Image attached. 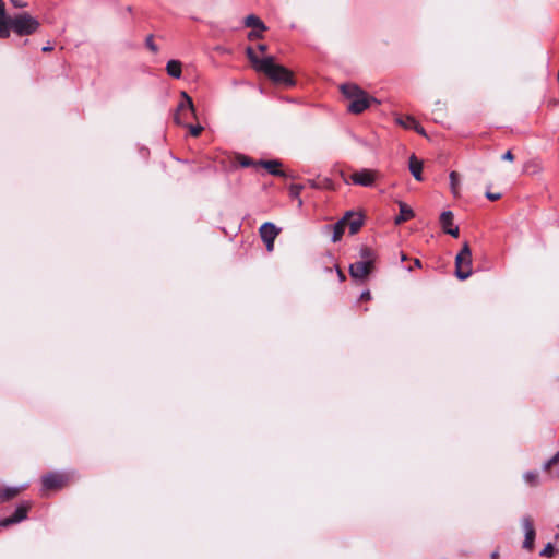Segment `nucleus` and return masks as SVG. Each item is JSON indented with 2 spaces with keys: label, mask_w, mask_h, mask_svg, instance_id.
<instances>
[{
  "label": "nucleus",
  "mask_w": 559,
  "mask_h": 559,
  "mask_svg": "<svg viewBox=\"0 0 559 559\" xmlns=\"http://www.w3.org/2000/svg\"><path fill=\"white\" fill-rule=\"evenodd\" d=\"M41 26L40 21L28 12H20L9 15L5 3L0 0V39H7L11 33L19 37L36 34Z\"/></svg>",
  "instance_id": "1"
},
{
  "label": "nucleus",
  "mask_w": 559,
  "mask_h": 559,
  "mask_svg": "<svg viewBox=\"0 0 559 559\" xmlns=\"http://www.w3.org/2000/svg\"><path fill=\"white\" fill-rule=\"evenodd\" d=\"M450 186L453 194L457 193V186L460 182V175L456 171H451L450 175Z\"/></svg>",
  "instance_id": "26"
},
{
  "label": "nucleus",
  "mask_w": 559,
  "mask_h": 559,
  "mask_svg": "<svg viewBox=\"0 0 559 559\" xmlns=\"http://www.w3.org/2000/svg\"><path fill=\"white\" fill-rule=\"evenodd\" d=\"M10 2L15 9H24L27 7V2L23 0H10Z\"/></svg>",
  "instance_id": "31"
},
{
  "label": "nucleus",
  "mask_w": 559,
  "mask_h": 559,
  "mask_svg": "<svg viewBox=\"0 0 559 559\" xmlns=\"http://www.w3.org/2000/svg\"><path fill=\"white\" fill-rule=\"evenodd\" d=\"M353 183L362 186V187H371L376 179V174L370 169H362L354 173L350 176Z\"/></svg>",
  "instance_id": "11"
},
{
  "label": "nucleus",
  "mask_w": 559,
  "mask_h": 559,
  "mask_svg": "<svg viewBox=\"0 0 559 559\" xmlns=\"http://www.w3.org/2000/svg\"><path fill=\"white\" fill-rule=\"evenodd\" d=\"M414 130L420 135H427L425 129L418 122L416 123V128H414Z\"/></svg>",
  "instance_id": "38"
},
{
  "label": "nucleus",
  "mask_w": 559,
  "mask_h": 559,
  "mask_svg": "<svg viewBox=\"0 0 559 559\" xmlns=\"http://www.w3.org/2000/svg\"><path fill=\"white\" fill-rule=\"evenodd\" d=\"M555 550H556L555 545H554V544H551V543H547V544H546V546L544 547V549L540 551V554H539V555H540L542 557H547V558H549V557H552V556H554Z\"/></svg>",
  "instance_id": "28"
},
{
  "label": "nucleus",
  "mask_w": 559,
  "mask_h": 559,
  "mask_svg": "<svg viewBox=\"0 0 559 559\" xmlns=\"http://www.w3.org/2000/svg\"><path fill=\"white\" fill-rule=\"evenodd\" d=\"M372 267L369 261H357L349 265V274L354 280L364 281L371 273Z\"/></svg>",
  "instance_id": "9"
},
{
  "label": "nucleus",
  "mask_w": 559,
  "mask_h": 559,
  "mask_svg": "<svg viewBox=\"0 0 559 559\" xmlns=\"http://www.w3.org/2000/svg\"><path fill=\"white\" fill-rule=\"evenodd\" d=\"M360 257L362 259L361 261H369L373 265V263H374V253H373V251L370 248L362 247L360 249Z\"/></svg>",
  "instance_id": "25"
},
{
  "label": "nucleus",
  "mask_w": 559,
  "mask_h": 559,
  "mask_svg": "<svg viewBox=\"0 0 559 559\" xmlns=\"http://www.w3.org/2000/svg\"><path fill=\"white\" fill-rule=\"evenodd\" d=\"M350 216H353V211H347L345 213L344 217L333 225V227H332L333 228V235H332L333 242H337L341 240V238L344 235L347 221H348V218H350Z\"/></svg>",
  "instance_id": "13"
},
{
  "label": "nucleus",
  "mask_w": 559,
  "mask_h": 559,
  "mask_svg": "<svg viewBox=\"0 0 559 559\" xmlns=\"http://www.w3.org/2000/svg\"><path fill=\"white\" fill-rule=\"evenodd\" d=\"M259 165L265 168L273 176L287 177V174L280 169L282 163L277 159L260 160Z\"/></svg>",
  "instance_id": "14"
},
{
  "label": "nucleus",
  "mask_w": 559,
  "mask_h": 559,
  "mask_svg": "<svg viewBox=\"0 0 559 559\" xmlns=\"http://www.w3.org/2000/svg\"><path fill=\"white\" fill-rule=\"evenodd\" d=\"M29 509V502L24 501L20 503L11 516L0 520V527H9L13 524L20 523L21 521L25 520L27 518V512Z\"/></svg>",
  "instance_id": "6"
},
{
  "label": "nucleus",
  "mask_w": 559,
  "mask_h": 559,
  "mask_svg": "<svg viewBox=\"0 0 559 559\" xmlns=\"http://www.w3.org/2000/svg\"><path fill=\"white\" fill-rule=\"evenodd\" d=\"M336 269V272H337V276L340 278L341 282L345 281V274L342 272V270L338 267V266H335Z\"/></svg>",
  "instance_id": "39"
},
{
  "label": "nucleus",
  "mask_w": 559,
  "mask_h": 559,
  "mask_svg": "<svg viewBox=\"0 0 559 559\" xmlns=\"http://www.w3.org/2000/svg\"><path fill=\"white\" fill-rule=\"evenodd\" d=\"M258 49L261 51V52H264L266 50V45H263V44H260L258 46Z\"/></svg>",
  "instance_id": "44"
},
{
  "label": "nucleus",
  "mask_w": 559,
  "mask_h": 559,
  "mask_svg": "<svg viewBox=\"0 0 559 559\" xmlns=\"http://www.w3.org/2000/svg\"><path fill=\"white\" fill-rule=\"evenodd\" d=\"M243 23H245L246 27L259 29L260 32H264L266 29V26L262 22V20L254 14H250V15L246 16Z\"/></svg>",
  "instance_id": "20"
},
{
  "label": "nucleus",
  "mask_w": 559,
  "mask_h": 559,
  "mask_svg": "<svg viewBox=\"0 0 559 559\" xmlns=\"http://www.w3.org/2000/svg\"><path fill=\"white\" fill-rule=\"evenodd\" d=\"M523 479L531 487H537L540 485V477L538 472L536 471L525 472L523 475Z\"/></svg>",
  "instance_id": "22"
},
{
  "label": "nucleus",
  "mask_w": 559,
  "mask_h": 559,
  "mask_svg": "<svg viewBox=\"0 0 559 559\" xmlns=\"http://www.w3.org/2000/svg\"><path fill=\"white\" fill-rule=\"evenodd\" d=\"M364 225V216L361 214H355L353 212V216L348 218L346 226L349 227V234L355 235L359 231L361 226Z\"/></svg>",
  "instance_id": "18"
},
{
  "label": "nucleus",
  "mask_w": 559,
  "mask_h": 559,
  "mask_svg": "<svg viewBox=\"0 0 559 559\" xmlns=\"http://www.w3.org/2000/svg\"><path fill=\"white\" fill-rule=\"evenodd\" d=\"M246 53L254 69L264 73L274 83L286 86L295 84L293 73L287 68L276 64L272 56L260 59L251 47L246 49Z\"/></svg>",
  "instance_id": "2"
},
{
  "label": "nucleus",
  "mask_w": 559,
  "mask_h": 559,
  "mask_svg": "<svg viewBox=\"0 0 559 559\" xmlns=\"http://www.w3.org/2000/svg\"><path fill=\"white\" fill-rule=\"evenodd\" d=\"M145 46L152 52L156 53L158 51L157 45L154 43L153 35H148L145 39Z\"/></svg>",
  "instance_id": "29"
},
{
  "label": "nucleus",
  "mask_w": 559,
  "mask_h": 559,
  "mask_svg": "<svg viewBox=\"0 0 559 559\" xmlns=\"http://www.w3.org/2000/svg\"><path fill=\"white\" fill-rule=\"evenodd\" d=\"M490 558L491 559H498L499 558V551L498 550L492 551L491 555H490Z\"/></svg>",
  "instance_id": "42"
},
{
  "label": "nucleus",
  "mask_w": 559,
  "mask_h": 559,
  "mask_svg": "<svg viewBox=\"0 0 559 559\" xmlns=\"http://www.w3.org/2000/svg\"><path fill=\"white\" fill-rule=\"evenodd\" d=\"M274 240L275 239L262 240L265 243L267 251H272L273 250V248H274Z\"/></svg>",
  "instance_id": "36"
},
{
  "label": "nucleus",
  "mask_w": 559,
  "mask_h": 559,
  "mask_svg": "<svg viewBox=\"0 0 559 559\" xmlns=\"http://www.w3.org/2000/svg\"><path fill=\"white\" fill-rule=\"evenodd\" d=\"M400 214L394 218L395 225H401L404 222L414 217V211L404 202H399Z\"/></svg>",
  "instance_id": "16"
},
{
  "label": "nucleus",
  "mask_w": 559,
  "mask_h": 559,
  "mask_svg": "<svg viewBox=\"0 0 559 559\" xmlns=\"http://www.w3.org/2000/svg\"><path fill=\"white\" fill-rule=\"evenodd\" d=\"M52 49H53V47H52V46L47 45V46H44L41 50H43L44 52H48V51H51Z\"/></svg>",
  "instance_id": "41"
},
{
  "label": "nucleus",
  "mask_w": 559,
  "mask_h": 559,
  "mask_svg": "<svg viewBox=\"0 0 559 559\" xmlns=\"http://www.w3.org/2000/svg\"><path fill=\"white\" fill-rule=\"evenodd\" d=\"M542 469L545 472L547 479H559V451L543 464Z\"/></svg>",
  "instance_id": "10"
},
{
  "label": "nucleus",
  "mask_w": 559,
  "mask_h": 559,
  "mask_svg": "<svg viewBox=\"0 0 559 559\" xmlns=\"http://www.w3.org/2000/svg\"><path fill=\"white\" fill-rule=\"evenodd\" d=\"M20 492V488L17 487H7L0 488V502H5L14 497H16Z\"/></svg>",
  "instance_id": "21"
},
{
  "label": "nucleus",
  "mask_w": 559,
  "mask_h": 559,
  "mask_svg": "<svg viewBox=\"0 0 559 559\" xmlns=\"http://www.w3.org/2000/svg\"><path fill=\"white\" fill-rule=\"evenodd\" d=\"M472 250L468 242H464L462 249L455 257V276L467 280L472 275Z\"/></svg>",
  "instance_id": "4"
},
{
  "label": "nucleus",
  "mask_w": 559,
  "mask_h": 559,
  "mask_svg": "<svg viewBox=\"0 0 559 559\" xmlns=\"http://www.w3.org/2000/svg\"><path fill=\"white\" fill-rule=\"evenodd\" d=\"M555 546H556V551L559 552V534H556V536H555Z\"/></svg>",
  "instance_id": "40"
},
{
  "label": "nucleus",
  "mask_w": 559,
  "mask_h": 559,
  "mask_svg": "<svg viewBox=\"0 0 559 559\" xmlns=\"http://www.w3.org/2000/svg\"><path fill=\"white\" fill-rule=\"evenodd\" d=\"M440 225L445 234L452 237H459V227L453 224V213L444 211L440 215Z\"/></svg>",
  "instance_id": "12"
},
{
  "label": "nucleus",
  "mask_w": 559,
  "mask_h": 559,
  "mask_svg": "<svg viewBox=\"0 0 559 559\" xmlns=\"http://www.w3.org/2000/svg\"><path fill=\"white\" fill-rule=\"evenodd\" d=\"M400 254H401V260L402 261L407 260V255L404 252H401Z\"/></svg>",
  "instance_id": "45"
},
{
  "label": "nucleus",
  "mask_w": 559,
  "mask_h": 559,
  "mask_svg": "<svg viewBox=\"0 0 559 559\" xmlns=\"http://www.w3.org/2000/svg\"><path fill=\"white\" fill-rule=\"evenodd\" d=\"M203 130V128L201 126H191L190 127V133L193 135V136H198L201 131Z\"/></svg>",
  "instance_id": "33"
},
{
  "label": "nucleus",
  "mask_w": 559,
  "mask_h": 559,
  "mask_svg": "<svg viewBox=\"0 0 559 559\" xmlns=\"http://www.w3.org/2000/svg\"><path fill=\"white\" fill-rule=\"evenodd\" d=\"M341 92L344 97L349 100L347 110L352 114H361L369 108L372 103L379 104L377 98L369 96L367 92L353 83L342 84Z\"/></svg>",
  "instance_id": "3"
},
{
  "label": "nucleus",
  "mask_w": 559,
  "mask_h": 559,
  "mask_svg": "<svg viewBox=\"0 0 559 559\" xmlns=\"http://www.w3.org/2000/svg\"><path fill=\"white\" fill-rule=\"evenodd\" d=\"M522 527L525 533V537L523 540V548L531 551L534 548V542H535V537H536V532H535L533 520L531 519V516L527 515L522 519Z\"/></svg>",
  "instance_id": "8"
},
{
  "label": "nucleus",
  "mask_w": 559,
  "mask_h": 559,
  "mask_svg": "<svg viewBox=\"0 0 559 559\" xmlns=\"http://www.w3.org/2000/svg\"><path fill=\"white\" fill-rule=\"evenodd\" d=\"M502 159L503 160H509V162H512L514 159V155L512 154L511 151H507L503 155H502Z\"/></svg>",
  "instance_id": "35"
},
{
  "label": "nucleus",
  "mask_w": 559,
  "mask_h": 559,
  "mask_svg": "<svg viewBox=\"0 0 559 559\" xmlns=\"http://www.w3.org/2000/svg\"><path fill=\"white\" fill-rule=\"evenodd\" d=\"M239 160V164L242 166V167H249V166H252L253 165V160L247 156H239L238 158Z\"/></svg>",
  "instance_id": "30"
},
{
  "label": "nucleus",
  "mask_w": 559,
  "mask_h": 559,
  "mask_svg": "<svg viewBox=\"0 0 559 559\" xmlns=\"http://www.w3.org/2000/svg\"><path fill=\"white\" fill-rule=\"evenodd\" d=\"M181 67L182 63L179 60H169L166 64V72L169 76L174 79H179L182 73Z\"/></svg>",
  "instance_id": "19"
},
{
  "label": "nucleus",
  "mask_w": 559,
  "mask_h": 559,
  "mask_svg": "<svg viewBox=\"0 0 559 559\" xmlns=\"http://www.w3.org/2000/svg\"><path fill=\"white\" fill-rule=\"evenodd\" d=\"M486 198L490 201H497L501 198V193H493V192L487 191Z\"/></svg>",
  "instance_id": "32"
},
{
  "label": "nucleus",
  "mask_w": 559,
  "mask_h": 559,
  "mask_svg": "<svg viewBox=\"0 0 559 559\" xmlns=\"http://www.w3.org/2000/svg\"><path fill=\"white\" fill-rule=\"evenodd\" d=\"M409 171L417 181L423 180V162L418 159L414 154L409 157L408 162Z\"/></svg>",
  "instance_id": "17"
},
{
  "label": "nucleus",
  "mask_w": 559,
  "mask_h": 559,
  "mask_svg": "<svg viewBox=\"0 0 559 559\" xmlns=\"http://www.w3.org/2000/svg\"><path fill=\"white\" fill-rule=\"evenodd\" d=\"M302 189H304V186H301V185L294 183V185L289 186V195H290V198L296 199L298 201L299 207L302 206V200L300 198V192Z\"/></svg>",
  "instance_id": "23"
},
{
  "label": "nucleus",
  "mask_w": 559,
  "mask_h": 559,
  "mask_svg": "<svg viewBox=\"0 0 559 559\" xmlns=\"http://www.w3.org/2000/svg\"><path fill=\"white\" fill-rule=\"evenodd\" d=\"M399 124L404 127L405 129H413L416 128V123L418 122L415 118L407 116L405 118L397 119Z\"/></svg>",
  "instance_id": "24"
},
{
  "label": "nucleus",
  "mask_w": 559,
  "mask_h": 559,
  "mask_svg": "<svg viewBox=\"0 0 559 559\" xmlns=\"http://www.w3.org/2000/svg\"><path fill=\"white\" fill-rule=\"evenodd\" d=\"M262 33H263V32H260L259 29H252V31L249 33V38H250V39H253V38H261V37H262Z\"/></svg>",
  "instance_id": "34"
},
{
  "label": "nucleus",
  "mask_w": 559,
  "mask_h": 559,
  "mask_svg": "<svg viewBox=\"0 0 559 559\" xmlns=\"http://www.w3.org/2000/svg\"><path fill=\"white\" fill-rule=\"evenodd\" d=\"M67 481V476L61 473H48L41 477L43 489L52 490L60 489Z\"/></svg>",
  "instance_id": "7"
},
{
  "label": "nucleus",
  "mask_w": 559,
  "mask_h": 559,
  "mask_svg": "<svg viewBox=\"0 0 559 559\" xmlns=\"http://www.w3.org/2000/svg\"><path fill=\"white\" fill-rule=\"evenodd\" d=\"M194 115V107L192 99L186 92H181V100L176 107L174 112V121L177 124H187L190 117Z\"/></svg>",
  "instance_id": "5"
},
{
  "label": "nucleus",
  "mask_w": 559,
  "mask_h": 559,
  "mask_svg": "<svg viewBox=\"0 0 559 559\" xmlns=\"http://www.w3.org/2000/svg\"><path fill=\"white\" fill-rule=\"evenodd\" d=\"M370 299H371V294H370L369 290H365V292L361 293L360 300L367 301V300H370Z\"/></svg>",
  "instance_id": "37"
},
{
  "label": "nucleus",
  "mask_w": 559,
  "mask_h": 559,
  "mask_svg": "<svg viewBox=\"0 0 559 559\" xmlns=\"http://www.w3.org/2000/svg\"><path fill=\"white\" fill-rule=\"evenodd\" d=\"M308 182L310 187L314 189L331 188V181L329 179H323L322 181L309 180Z\"/></svg>",
  "instance_id": "27"
},
{
  "label": "nucleus",
  "mask_w": 559,
  "mask_h": 559,
  "mask_svg": "<svg viewBox=\"0 0 559 559\" xmlns=\"http://www.w3.org/2000/svg\"><path fill=\"white\" fill-rule=\"evenodd\" d=\"M259 231L262 240H271L277 237L281 229L277 228L273 223L266 222L261 225Z\"/></svg>",
  "instance_id": "15"
},
{
  "label": "nucleus",
  "mask_w": 559,
  "mask_h": 559,
  "mask_svg": "<svg viewBox=\"0 0 559 559\" xmlns=\"http://www.w3.org/2000/svg\"><path fill=\"white\" fill-rule=\"evenodd\" d=\"M414 265H415L416 267H421V261H420L419 259L415 258V259H414Z\"/></svg>",
  "instance_id": "43"
}]
</instances>
